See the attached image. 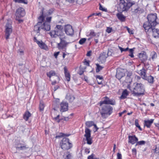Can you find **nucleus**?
Segmentation results:
<instances>
[{
  "instance_id": "obj_1",
  "label": "nucleus",
  "mask_w": 159,
  "mask_h": 159,
  "mask_svg": "<svg viewBox=\"0 0 159 159\" xmlns=\"http://www.w3.org/2000/svg\"><path fill=\"white\" fill-rule=\"evenodd\" d=\"M148 21H146L143 24V27L144 29L150 27H155L157 24L156 20L157 19V14H152L148 15L147 16Z\"/></svg>"
},
{
  "instance_id": "obj_2",
  "label": "nucleus",
  "mask_w": 159,
  "mask_h": 159,
  "mask_svg": "<svg viewBox=\"0 0 159 159\" xmlns=\"http://www.w3.org/2000/svg\"><path fill=\"white\" fill-rule=\"evenodd\" d=\"M133 86L132 93L134 96L139 97L144 94L145 92L144 85L141 83H135L134 84Z\"/></svg>"
},
{
  "instance_id": "obj_3",
  "label": "nucleus",
  "mask_w": 159,
  "mask_h": 159,
  "mask_svg": "<svg viewBox=\"0 0 159 159\" xmlns=\"http://www.w3.org/2000/svg\"><path fill=\"white\" fill-rule=\"evenodd\" d=\"M135 4V2L134 1L127 2L126 3L124 0H120L117 6V10L120 13L127 11L130 7Z\"/></svg>"
},
{
  "instance_id": "obj_4",
  "label": "nucleus",
  "mask_w": 159,
  "mask_h": 159,
  "mask_svg": "<svg viewBox=\"0 0 159 159\" xmlns=\"http://www.w3.org/2000/svg\"><path fill=\"white\" fill-rule=\"evenodd\" d=\"M60 146L63 150H68L72 147V144L69 142L68 138H64L61 141Z\"/></svg>"
},
{
  "instance_id": "obj_5",
  "label": "nucleus",
  "mask_w": 159,
  "mask_h": 159,
  "mask_svg": "<svg viewBox=\"0 0 159 159\" xmlns=\"http://www.w3.org/2000/svg\"><path fill=\"white\" fill-rule=\"evenodd\" d=\"M5 38L6 40L9 39V36L12 32V27L11 22L8 21L5 25Z\"/></svg>"
},
{
  "instance_id": "obj_6",
  "label": "nucleus",
  "mask_w": 159,
  "mask_h": 159,
  "mask_svg": "<svg viewBox=\"0 0 159 159\" xmlns=\"http://www.w3.org/2000/svg\"><path fill=\"white\" fill-rule=\"evenodd\" d=\"M104 100L103 101H101L99 103L100 106L103 104H110L112 105H116V102L115 100L113 99H110L107 96L103 98Z\"/></svg>"
},
{
  "instance_id": "obj_7",
  "label": "nucleus",
  "mask_w": 159,
  "mask_h": 159,
  "mask_svg": "<svg viewBox=\"0 0 159 159\" xmlns=\"http://www.w3.org/2000/svg\"><path fill=\"white\" fill-rule=\"evenodd\" d=\"M62 30H60L55 29L54 30H52L49 33V34L50 35L52 38H57L59 37L60 38L61 37L65 36L63 34Z\"/></svg>"
},
{
  "instance_id": "obj_8",
  "label": "nucleus",
  "mask_w": 159,
  "mask_h": 159,
  "mask_svg": "<svg viewBox=\"0 0 159 159\" xmlns=\"http://www.w3.org/2000/svg\"><path fill=\"white\" fill-rule=\"evenodd\" d=\"M59 38L60 42L57 44V48L59 49H62L65 48L70 43L67 42L65 40V36H61Z\"/></svg>"
},
{
  "instance_id": "obj_9",
  "label": "nucleus",
  "mask_w": 159,
  "mask_h": 159,
  "mask_svg": "<svg viewBox=\"0 0 159 159\" xmlns=\"http://www.w3.org/2000/svg\"><path fill=\"white\" fill-rule=\"evenodd\" d=\"M153 27H150L149 28L145 29V30L146 32H152V36L155 38H158L159 37V30L157 29L153 28Z\"/></svg>"
},
{
  "instance_id": "obj_10",
  "label": "nucleus",
  "mask_w": 159,
  "mask_h": 159,
  "mask_svg": "<svg viewBox=\"0 0 159 159\" xmlns=\"http://www.w3.org/2000/svg\"><path fill=\"white\" fill-rule=\"evenodd\" d=\"M65 31L66 33L69 36H72L74 33V31L72 26L70 25H67L66 26Z\"/></svg>"
},
{
  "instance_id": "obj_11",
  "label": "nucleus",
  "mask_w": 159,
  "mask_h": 159,
  "mask_svg": "<svg viewBox=\"0 0 159 159\" xmlns=\"http://www.w3.org/2000/svg\"><path fill=\"white\" fill-rule=\"evenodd\" d=\"M113 110L112 107L109 105H106L102 107V111L107 113L108 115H110L112 112Z\"/></svg>"
},
{
  "instance_id": "obj_12",
  "label": "nucleus",
  "mask_w": 159,
  "mask_h": 159,
  "mask_svg": "<svg viewBox=\"0 0 159 159\" xmlns=\"http://www.w3.org/2000/svg\"><path fill=\"white\" fill-rule=\"evenodd\" d=\"M25 14V12L24 8L20 7L16 11V15L17 17H20L24 16Z\"/></svg>"
},
{
  "instance_id": "obj_13",
  "label": "nucleus",
  "mask_w": 159,
  "mask_h": 159,
  "mask_svg": "<svg viewBox=\"0 0 159 159\" xmlns=\"http://www.w3.org/2000/svg\"><path fill=\"white\" fill-rule=\"evenodd\" d=\"M126 76L125 80V82L128 83L130 84L132 82L133 78V73L132 71H127Z\"/></svg>"
},
{
  "instance_id": "obj_14",
  "label": "nucleus",
  "mask_w": 159,
  "mask_h": 159,
  "mask_svg": "<svg viewBox=\"0 0 159 159\" xmlns=\"http://www.w3.org/2000/svg\"><path fill=\"white\" fill-rule=\"evenodd\" d=\"M60 111L63 112L67 111L68 109V103L67 102H62L60 104Z\"/></svg>"
},
{
  "instance_id": "obj_15",
  "label": "nucleus",
  "mask_w": 159,
  "mask_h": 159,
  "mask_svg": "<svg viewBox=\"0 0 159 159\" xmlns=\"http://www.w3.org/2000/svg\"><path fill=\"white\" fill-rule=\"evenodd\" d=\"M136 6V8L132 7V11L135 13H138V14H141L144 12V10L139 7L137 5H135Z\"/></svg>"
},
{
  "instance_id": "obj_16",
  "label": "nucleus",
  "mask_w": 159,
  "mask_h": 159,
  "mask_svg": "<svg viewBox=\"0 0 159 159\" xmlns=\"http://www.w3.org/2000/svg\"><path fill=\"white\" fill-rule=\"evenodd\" d=\"M139 57L142 62L145 61L147 59V56L146 52H143L140 53L139 54Z\"/></svg>"
},
{
  "instance_id": "obj_17",
  "label": "nucleus",
  "mask_w": 159,
  "mask_h": 159,
  "mask_svg": "<svg viewBox=\"0 0 159 159\" xmlns=\"http://www.w3.org/2000/svg\"><path fill=\"white\" fill-rule=\"evenodd\" d=\"M129 138V143H130L132 144H134L136 142L138 141V139L135 136V135L131 136H129L128 137Z\"/></svg>"
},
{
  "instance_id": "obj_18",
  "label": "nucleus",
  "mask_w": 159,
  "mask_h": 159,
  "mask_svg": "<svg viewBox=\"0 0 159 159\" xmlns=\"http://www.w3.org/2000/svg\"><path fill=\"white\" fill-rule=\"evenodd\" d=\"M16 148L17 149L19 150H25L28 148L25 144L22 143H19L16 145Z\"/></svg>"
},
{
  "instance_id": "obj_19",
  "label": "nucleus",
  "mask_w": 159,
  "mask_h": 159,
  "mask_svg": "<svg viewBox=\"0 0 159 159\" xmlns=\"http://www.w3.org/2000/svg\"><path fill=\"white\" fill-rule=\"evenodd\" d=\"M42 29H43L46 31H49L50 30V26L49 23L45 22L43 24L41 23Z\"/></svg>"
},
{
  "instance_id": "obj_20",
  "label": "nucleus",
  "mask_w": 159,
  "mask_h": 159,
  "mask_svg": "<svg viewBox=\"0 0 159 159\" xmlns=\"http://www.w3.org/2000/svg\"><path fill=\"white\" fill-rule=\"evenodd\" d=\"M41 29H42L41 22L39 21L34 26V30L37 33H39Z\"/></svg>"
},
{
  "instance_id": "obj_21",
  "label": "nucleus",
  "mask_w": 159,
  "mask_h": 159,
  "mask_svg": "<svg viewBox=\"0 0 159 159\" xmlns=\"http://www.w3.org/2000/svg\"><path fill=\"white\" fill-rule=\"evenodd\" d=\"M37 43L41 48L47 50L48 49L47 46L42 41H37Z\"/></svg>"
},
{
  "instance_id": "obj_22",
  "label": "nucleus",
  "mask_w": 159,
  "mask_h": 159,
  "mask_svg": "<svg viewBox=\"0 0 159 159\" xmlns=\"http://www.w3.org/2000/svg\"><path fill=\"white\" fill-rule=\"evenodd\" d=\"M154 120L151 119L150 120H145L144 124V126H146L148 128H150Z\"/></svg>"
},
{
  "instance_id": "obj_23",
  "label": "nucleus",
  "mask_w": 159,
  "mask_h": 159,
  "mask_svg": "<svg viewBox=\"0 0 159 159\" xmlns=\"http://www.w3.org/2000/svg\"><path fill=\"white\" fill-rule=\"evenodd\" d=\"M66 99L68 100L70 102H72L75 99V97L69 93H68L66 97Z\"/></svg>"
},
{
  "instance_id": "obj_24",
  "label": "nucleus",
  "mask_w": 159,
  "mask_h": 159,
  "mask_svg": "<svg viewBox=\"0 0 159 159\" xmlns=\"http://www.w3.org/2000/svg\"><path fill=\"white\" fill-rule=\"evenodd\" d=\"M64 69L66 79L68 81H69L70 80V74L67 71V70L66 67H64Z\"/></svg>"
},
{
  "instance_id": "obj_25",
  "label": "nucleus",
  "mask_w": 159,
  "mask_h": 159,
  "mask_svg": "<svg viewBox=\"0 0 159 159\" xmlns=\"http://www.w3.org/2000/svg\"><path fill=\"white\" fill-rule=\"evenodd\" d=\"M31 116V113L28 111H25L24 115L23 118L26 121L28 120L30 117Z\"/></svg>"
},
{
  "instance_id": "obj_26",
  "label": "nucleus",
  "mask_w": 159,
  "mask_h": 159,
  "mask_svg": "<svg viewBox=\"0 0 159 159\" xmlns=\"http://www.w3.org/2000/svg\"><path fill=\"white\" fill-rule=\"evenodd\" d=\"M118 18L121 21H124L125 20V17L121 13H118L116 14Z\"/></svg>"
},
{
  "instance_id": "obj_27",
  "label": "nucleus",
  "mask_w": 159,
  "mask_h": 159,
  "mask_svg": "<svg viewBox=\"0 0 159 159\" xmlns=\"http://www.w3.org/2000/svg\"><path fill=\"white\" fill-rule=\"evenodd\" d=\"M85 132L84 136L86 138L91 137V130L89 129L87 127L85 128Z\"/></svg>"
},
{
  "instance_id": "obj_28",
  "label": "nucleus",
  "mask_w": 159,
  "mask_h": 159,
  "mask_svg": "<svg viewBox=\"0 0 159 159\" xmlns=\"http://www.w3.org/2000/svg\"><path fill=\"white\" fill-rule=\"evenodd\" d=\"M124 76V74L123 72L120 71H117L116 77L118 80H120Z\"/></svg>"
},
{
  "instance_id": "obj_29",
  "label": "nucleus",
  "mask_w": 159,
  "mask_h": 159,
  "mask_svg": "<svg viewBox=\"0 0 159 159\" xmlns=\"http://www.w3.org/2000/svg\"><path fill=\"white\" fill-rule=\"evenodd\" d=\"M144 79L148 80V82L152 84L154 82V78L151 75H150L148 77L146 76Z\"/></svg>"
},
{
  "instance_id": "obj_30",
  "label": "nucleus",
  "mask_w": 159,
  "mask_h": 159,
  "mask_svg": "<svg viewBox=\"0 0 159 159\" xmlns=\"http://www.w3.org/2000/svg\"><path fill=\"white\" fill-rule=\"evenodd\" d=\"M128 95V93L126 89H125L122 92L121 95L120 96V98L123 99L126 98L127 96Z\"/></svg>"
},
{
  "instance_id": "obj_31",
  "label": "nucleus",
  "mask_w": 159,
  "mask_h": 159,
  "mask_svg": "<svg viewBox=\"0 0 159 159\" xmlns=\"http://www.w3.org/2000/svg\"><path fill=\"white\" fill-rule=\"evenodd\" d=\"M140 71L139 74L141 75L142 78L144 79L146 76V75L145 69L143 68L142 70H140Z\"/></svg>"
},
{
  "instance_id": "obj_32",
  "label": "nucleus",
  "mask_w": 159,
  "mask_h": 159,
  "mask_svg": "<svg viewBox=\"0 0 159 159\" xmlns=\"http://www.w3.org/2000/svg\"><path fill=\"white\" fill-rule=\"evenodd\" d=\"M44 11V9L43 8L42 10V11L41 12V15L38 18L39 21H40L41 22L42 24V22L44 20V17L43 16V12Z\"/></svg>"
},
{
  "instance_id": "obj_33",
  "label": "nucleus",
  "mask_w": 159,
  "mask_h": 159,
  "mask_svg": "<svg viewBox=\"0 0 159 159\" xmlns=\"http://www.w3.org/2000/svg\"><path fill=\"white\" fill-rule=\"evenodd\" d=\"M70 134H64L62 133H60L58 135H57L55 137V138L56 139L59 138L64 136H68Z\"/></svg>"
},
{
  "instance_id": "obj_34",
  "label": "nucleus",
  "mask_w": 159,
  "mask_h": 159,
  "mask_svg": "<svg viewBox=\"0 0 159 159\" xmlns=\"http://www.w3.org/2000/svg\"><path fill=\"white\" fill-rule=\"evenodd\" d=\"M47 76L50 78L52 76H55L56 73L53 70H51L47 73Z\"/></svg>"
},
{
  "instance_id": "obj_35",
  "label": "nucleus",
  "mask_w": 159,
  "mask_h": 159,
  "mask_svg": "<svg viewBox=\"0 0 159 159\" xmlns=\"http://www.w3.org/2000/svg\"><path fill=\"white\" fill-rule=\"evenodd\" d=\"M106 58V57H104L100 55V56L99 57V61H101L102 63H103L105 62Z\"/></svg>"
},
{
  "instance_id": "obj_36",
  "label": "nucleus",
  "mask_w": 159,
  "mask_h": 159,
  "mask_svg": "<svg viewBox=\"0 0 159 159\" xmlns=\"http://www.w3.org/2000/svg\"><path fill=\"white\" fill-rule=\"evenodd\" d=\"M94 123L93 121H88L85 123V125L87 127H90L93 125Z\"/></svg>"
},
{
  "instance_id": "obj_37",
  "label": "nucleus",
  "mask_w": 159,
  "mask_h": 159,
  "mask_svg": "<svg viewBox=\"0 0 159 159\" xmlns=\"http://www.w3.org/2000/svg\"><path fill=\"white\" fill-rule=\"evenodd\" d=\"M96 66H97V68L96 69V72L98 73L99 72V71L101 70L103 67L99 65L98 64H96Z\"/></svg>"
},
{
  "instance_id": "obj_38",
  "label": "nucleus",
  "mask_w": 159,
  "mask_h": 159,
  "mask_svg": "<svg viewBox=\"0 0 159 159\" xmlns=\"http://www.w3.org/2000/svg\"><path fill=\"white\" fill-rule=\"evenodd\" d=\"M13 1L16 2L23 3L25 4L28 3V1H27L26 0H13Z\"/></svg>"
},
{
  "instance_id": "obj_39",
  "label": "nucleus",
  "mask_w": 159,
  "mask_h": 159,
  "mask_svg": "<svg viewBox=\"0 0 159 159\" xmlns=\"http://www.w3.org/2000/svg\"><path fill=\"white\" fill-rule=\"evenodd\" d=\"M44 106L43 103V102H40L39 106V110L40 111H43L44 108Z\"/></svg>"
},
{
  "instance_id": "obj_40",
  "label": "nucleus",
  "mask_w": 159,
  "mask_h": 159,
  "mask_svg": "<svg viewBox=\"0 0 159 159\" xmlns=\"http://www.w3.org/2000/svg\"><path fill=\"white\" fill-rule=\"evenodd\" d=\"M86 40V39L83 38L81 39L79 41V43L80 44L82 45L85 43Z\"/></svg>"
},
{
  "instance_id": "obj_41",
  "label": "nucleus",
  "mask_w": 159,
  "mask_h": 159,
  "mask_svg": "<svg viewBox=\"0 0 159 159\" xmlns=\"http://www.w3.org/2000/svg\"><path fill=\"white\" fill-rule=\"evenodd\" d=\"M84 69L83 68H82L81 67V66H80V70L78 73V74L80 75H82L83 74V73L84 72Z\"/></svg>"
},
{
  "instance_id": "obj_42",
  "label": "nucleus",
  "mask_w": 159,
  "mask_h": 159,
  "mask_svg": "<svg viewBox=\"0 0 159 159\" xmlns=\"http://www.w3.org/2000/svg\"><path fill=\"white\" fill-rule=\"evenodd\" d=\"M135 125L140 130H142V129L139 125L138 123V120L137 119H136L135 120Z\"/></svg>"
},
{
  "instance_id": "obj_43",
  "label": "nucleus",
  "mask_w": 159,
  "mask_h": 159,
  "mask_svg": "<svg viewBox=\"0 0 159 159\" xmlns=\"http://www.w3.org/2000/svg\"><path fill=\"white\" fill-rule=\"evenodd\" d=\"M86 140L87 141V143L88 144L90 145L92 143V140L91 137L86 138Z\"/></svg>"
},
{
  "instance_id": "obj_44",
  "label": "nucleus",
  "mask_w": 159,
  "mask_h": 159,
  "mask_svg": "<svg viewBox=\"0 0 159 159\" xmlns=\"http://www.w3.org/2000/svg\"><path fill=\"white\" fill-rule=\"evenodd\" d=\"M113 52V51L111 49L108 50L107 52L108 56H113L114 55V53Z\"/></svg>"
},
{
  "instance_id": "obj_45",
  "label": "nucleus",
  "mask_w": 159,
  "mask_h": 159,
  "mask_svg": "<svg viewBox=\"0 0 159 159\" xmlns=\"http://www.w3.org/2000/svg\"><path fill=\"white\" fill-rule=\"evenodd\" d=\"M146 143V142L144 141H138L137 142L136 146L137 145H142Z\"/></svg>"
},
{
  "instance_id": "obj_46",
  "label": "nucleus",
  "mask_w": 159,
  "mask_h": 159,
  "mask_svg": "<svg viewBox=\"0 0 159 159\" xmlns=\"http://www.w3.org/2000/svg\"><path fill=\"white\" fill-rule=\"evenodd\" d=\"M118 47H119V49L120 50L121 52H122L123 51L126 52V51H127V50H128L129 49V48L128 47L127 48H123L119 46H118Z\"/></svg>"
},
{
  "instance_id": "obj_47",
  "label": "nucleus",
  "mask_w": 159,
  "mask_h": 159,
  "mask_svg": "<svg viewBox=\"0 0 159 159\" xmlns=\"http://www.w3.org/2000/svg\"><path fill=\"white\" fill-rule=\"evenodd\" d=\"M152 58V59L156 58L157 57V54L155 52H153L151 53Z\"/></svg>"
},
{
  "instance_id": "obj_48",
  "label": "nucleus",
  "mask_w": 159,
  "mask_h": 159,
  "mask_svg": "<svg viewBox=\"0 0 159 159\" xmlns=\"http://www.w3.org/2000/svg\"><path fill=\"white\" fill-rule=\"evenodd\" d=\"M63 29V27L61 25H57L56 27L54 29L56 30H62Z\"/></svg>"
},
{
  "instance_id": "obj_49",
  "label": "nucleus",
  "mask_w": 159,
  "mask_h": 159,
  "mask_svg": "<svg viewBox=\"0 0 159 159\" xmlns=\"http://www.w3.org/2000/svg\"><path fill=\"white\" fill-rule=\"evenodd\" d=\"M59 115H58L57 117H54V119L55 120H57V122H58V123H59L61 121H62L63 120V118H61L59 120L58 119L59 118Z\"/></svg>"
},
{
  "instance_id": "obj_50",
  "label": "nucleus",
  "mask_w": 159,
  "mask_h": 159,
  "mask_svg": "<svg viewBox=\"0 0 159 159\" xmlns=\"http://www.w3.org/2000/svg\"><path fill=\"white\" fill-rule=\"evenodd\" d=\"M101 114L102 117L103 118H106L107 117V115H108L107 113H106L105 112H103L102 111L101 112Z\"/></svg>"
},
{
  "instance_id": "obj_51",
  "label": "nucleus",
  "mask_w": 159,
  "mask_h": 159,
  "mask_svg": "<svg viewBox=\"0 0 159 159\" xmlns=\"http://www.w3.org/2000/svg\"><path fill=\"white\" fill-rule=\"evenodd\" d=\"M52 19L51 17H47L46 18V21L45 22H47L48 23H50V22Z\"/></svg>"
},
{
  "instance_id": "obj_52",
  "label": "nucleus",
  "mask_w": 159,
  "mask_h": 159,
  "mask_svg": "<svg viewBox=\"0 0 159 159\" xmlns=\"http://www.w3.org/2000/svg\"><path fill=\"white\" fill-rule=\"evenodd\" d=\"M89 35L90 36H96V34L94 32L93 30H91L90 31V33Z\"/></svg>"
},
{
  "instance_id": "obj_53",
  "label": "nucleus",
  "mask_w": 159,
  "mask_h": 159,
  "mask_svg": "<svg viewBox=\"0 0 159 159\" xmlns=\"http://www.w3.org/2000/svg\"><path fill=\"white\" fill-rule=\"evenodd\" d=\"M154 152L157 153H159V145L156 147L155 149L154 150Z\"/></svg>"
},
{
  "instance_id": "obj_54",
  "label": "nucleus",
  "mask_w": 159,
  "mask_h": 159,
  "mask_svg": "<svg viewBox=\"0 0 159 159\" xmlns=\"http://www.w3.org/2000/svg\"><path fill=\"white\" fill-rule=\"evenodd\" d=\"M126 28L127 29V30L128 31V32L131 34H134L133 31L130 30L129 28L127 27H126Z\"/></svg>"
},
{
  "instance_id": "obj_55",
  "label": "nucleus",
  "mask_w": 159,
  "mask_h": 159,
  "mask_svg": "<svg viewBox=\"0 0 159 159\" xmlns=\"http://www.w3.org/2000/svg\"><path fill=\"white\" fill-rule=\"evenodd\" d=\"M117 159H122L121 154L119 153H118L117 154Z\"/></svg>"
},
{
  "instance_id": "obj_56",
  "label": "nucleus",
  "mask_w": 159,
  "mask_h": 159,
  "mask_svg": "<svg viewBox=\"0 0 159 159\" xmlns=\"http://www.w3.org/2000/svg\"><path fill=\"white\" fill-rule=\"evenodd\" d=\"M112 30V29L110 27H107L106 30V31L108 33H109L111 32Z\"/></svg>"
},
{
  "instance_id": "obj_57",
  "label": "nucleus",
  "mask_w": 159,
  "mask_h": 159,
  "mask_svg": "<svg viewBox=\"0 0 159 159\" xmlns=\"http://www.w3.org/2000/svg\"><path fill=\"white\" fill-rule=\"evenodd\" d=\"M93 125L94 126V132H95L96 131H97V130L99 128L97 127L96 124H94Z\"/></svg>"
},
{
  "instance_id": "obj_58",
  "label": "nucleus",
  "mask_w": 159,
  "mask_h": 159,
  "mask_svg": "<svg viewBox=\"0 0 159 159\" xmlns=\"http://www.w3.org/2000/svg\"><path fill=\"white\" fill-rule=\"evenodd\" d=\"M101 55L104 57H106V58H107L108 57L107 54H106V52H103L101 53Z\"/></svg>"
},
{
  "instance_id": "obj_59",
  "label": "nucleus",
  "mask_w": 159,
  "mask_h": 159,
  "mask_svg": "<svg viewBox=\"0 0 159 159\" xmlns=\"http://www.w3.org/2000/svg\"><path fill=\"white\" fill-rule=\"evenodd\" d=\"M71 155L70 154H68L66 155V157L65 159H70Z\"/></svg>"
},
{
  "instance_id": "obj_60",
  "label": "nucleus",
  "mask_w": 159,
  "mask_h": 159,
  "mask_svg": "<svg viewBox=\"0 0 159 159\" xmlns=\"http://www.w3.org/2000/svg\"><path fill=\"white\" fill-rule=\"evenodd\" d=\"M126 112H127L125 110L122 112L119 113V116H121L122 114H124Z\"/></svg>"
},
{
  "instance_id": "obj_61",
  "label": "nucleus",
  "mask_w": 159,
  "mask_h": 159,
  "mask_svg": "<svg viewBox=\"0 0 159 159\" xmlns=\"http://www.w3.org/2000/svg\"><path fill=\"white\" fill-rule=\"evenodd\" d=\"M100 6H99V9L101 10H102V11H105V9L103 8L102 6L100 4H99Z\"/></svg>"
},
{
  "instance_id": "obj_62",
  "label": "nucleus",
  "mask_w": 159,
  "mask_h": 159,
  "mask_svg": "<svg viewBox=\"0 0 159 159\" xmlns=\"http://www.w3.org/2000/svg\"><path fill=\"white\" fill-rule=\"evenodd\" d=\"M96 78L101 80L103 79V77L102 76H100V75H97L96 76Z\"/></svg>"
},
{
  "instance_id": "obj_63",
  "label": "nucleus",
  "mask_w": 159,
  "mask_h": 159,
  "mask_svg": "<svg viewBox=\"0 0 159 159\" xmlns=\"http://www.w3.org/2000/svg\"><path fill=\"white\" fill-rule=\"evenodd\" d=\"M59 52H56L54 53V56L56 58H57L58 55H59Z\"/></svg>"
},
{
  "instance_id": "obj_64",
  "label": "nucleus",
  "mask_w": 159,
  "mask_h": 159,
  "mask_svg": "<svg viewBox=\"0 0 159 159\" xmlns=\"http://www.w3.org/2000/svg\"><path fill=\"white\" fill-rule=\"evenodd\" d=\"M93 155L92 154L90 156H89L88 157L87 159H94Z\"/></svg>"
}]
</instances>
